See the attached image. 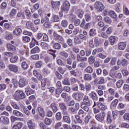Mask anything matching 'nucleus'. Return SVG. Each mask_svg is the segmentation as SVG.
Returning <instances> with one entry per match:
<instances>
[{"label": "nucleus", "mask_w": 129, "mask_h": 129, "mask_svg": "<svg viewBox=\"0 0 129 129\" xmlns=\"http://www.w3.org/2000/svg\"><path fill=\"white\" fill-rule=\"evenodd\" d=\"M36 40L34 38H32L31 42H30V47L31 48L34 47L35 45V42H36Z\"/></svg>", "instance_id": "60"}, {"label": "nucleus", "mask_w": 129, "mask_h": 129, "mask_svg": "<svg viewBox=\"0 0 129 129\" xmlns=\"http://www.w3.org/2000/svg\"><path fill=\"white\" fill-rule=\"evenodd\" d=\"M89 95L93 100L95 101L98 100V96L96 92L92 91L89 94Z\"/></svg>", "instance_id": "19"}, {"label": "nucleus", "mask_w": 129, "mask_h": 129, "mask_svg": "<svg viewBox=\"0 0 129 129\" xmlns=\"http://www.w3.org/2000/svg\"><path fill=\"white\" fill-rule=\"evenodd\" d=\"M40 51V48L38 46H36L34 48H33L31 51L32 54H34L36 53H39Z\"/></svg>", "instance_id": "33"}, {"label": "nucleus", "mask_w": 129, "mask_h": 129, "mask_svg": "<svg viewBox=\"0 0 129 129\" xmlns=\"http://www.w3.org/2000/svg\"><path fill=\"white\" fill-rule=\"evenodd\" d=\"M22 108L23 109L24 113L27 115H29L30 114V112H29V111L28 110V109L24 106H23L22 107Z\"/></svg>", "instance_id": "46"}, {"label": "nucleus", "mask_w": 129, "mask_h": 129, "mask_svg": "<svg viewBox=\"0 0 129 129\" xmlns=\"http://www.w3.org/2000/svg\"><path fill=\"white\" fill-rule=\"evenodd\" d=\"M50 107L52 108L54 113L56 112L58 110L57 104H56L54 102L52 103V104L50 105Z\"/></svg>", "instance_id": "23"}, {"label": "nucleus", "mask_w": 129, "mask_h": 129, "mask_svg": "<svg viewBox=\"0 0 129 129\" xmlns=\"http://www.w3.org/2000/svg\"><path fill=\"white\" fill-rule=\"evenodd\" d=\"M55 75L56 77L59 80H61L63 79V76H62L61 74H60L58 72L56 71L55 72Z\"/></svg>", "instance_id": "51"}, {"label": "nucleus", "mask_w": 129, "mask_h": 129, "mask_svg": "<svg viewBox=\"0 0 129 129\" xmlns=\"http://www.w3.org/2000/svg\"><path fill=\"white\" fill-rule=\"evenodd\" d=\"M23 126V123L19 122V123L13 125V129H20Z\"/></svg>", "instance_id": "32"}, {"label": "nucleus", "mask_w": 129, "mask_h": 129, "mask_svg": "<svg viewBox=\"0 0 129 129\" xmlns=\"http://www.w3.org/2000/svg\"><path fill=\"white\" fill-rule=\"evenodd\" d=\"M62 91H63V89H61V88L56 89L55 91V96L56 97H59V95L61 94Z\"/></svg>", "instance_id": "24"}, {"label": "nucleus", "mask_w": 129, "mask_h": 129, "mask_svg": "<svg viewBox=\"0 0 129 129\" xmlns=\"http://www.w3.org/2000/svg\"><path fill=\"white\" fill-rule=\"evenodd\" d=\"M51 20L53 22H58L60 21V19L58 15H53L51 18Z\"/></svg>", "instance_id": "25"}, {"label": "nucleus", "mask_w": 129, "mask_h": 129, "mask_svg": "<svg viewBox=\"0 0 129 129\" xmlns=\"http://www.w3.org/2000/svg\"><path fill=\"white\" fill-rule=\"evenodd\" d=\"M83 102H82V105H81V107H82V105L85 103V105H88V106H91V103L90 101V99L89 98L88 96L87 95H85L84 99H83Z\"/></svg>", "instance_id": "8"}, {"label": "nucleus", "mask_w": 129, "mask_h": 129, "mask_svg": "<svg viewBox=\"0 0 129 129\" xmlns=\"http://www.w3.org/2000/svg\"><path fill=\"white\" fill-rule=\"evenodd\" d=\"M67 42L69 46L73 47L74 46L73 40L71 38H68L67 40Z\"/></svg>", "instance_id": "49"}, {"label": "nucleus", "mask_w": 129, "mask_h": 129, "mask_svg": "<svg viewBox=\"0 0 129 129\" xmlns=\"http://www.w3.org/2000/svg\"><path fill=\"white\" fill-rule=\"evenodd\" d=\"M22 33V30L21 28L19 27H16L13 30V34L16 36H20Z\"/></svg>", "instance_id": "10"}, {"label": "nucleus", "mask_w": 129, "mask_h": 129, "mask_svg": "<svg viewBox=\"0 0 129 129\" xmlns=\"http://www.w3.org/2000/svg\"><path fill=\"white\" fill-rule=\"evenodd\" d=\"M53 36L54 37V39L56 40H58L59 42H63L64 41L63 37L57 33L53 32Z\"/></svg>", "instance_id": "11"}, {"label": "nucleus", "mask_w": 129, "mask_h": 129, "mask_svg": "<svg viewBox=\"0 0 129 129\" xmlns=\"http://www.w3.org/2000/svg\"><path fill=\"white\" fill-rule=\"evenodd\" d=\"M104 21L107 24H111L112 23V20L111 18L109 17H105L104 19Z\"/></svg>", "instance_id": "53"}, {"label": "nucleus", "mask_w": 129, "mask_h": 129, "mask_svg": "<svg viewBox=\"0 0 129 129\" xmlns=\"http://www.w3.org/2000/svg\"><path fill=\"white\" fill-rule=\"evenodd\" d=\"M77 14L79 18H82L84 15V12L81 10V9H78L77 11Z\"/></svg>", "instance_id": "37"}, {"label": "nucleus", "mask_w": 129, "mask_h": 129, "mask_svg": "<svg viewBox=\"0 0 129 129\" xmlns=\"http://www.w3.org/2000/svg\"><path fill=\"white\" fill-rule=\"evenodd\" d=\"M95 61V57L94 56H91L89 57L88 58V61L89 62V64H93Z\"/></svg>", "instance_id": "44"}, {"label": "nucleus", "mask_w": 129, "mask_h": 129, "mask_svg": "<svg viewBox=\"0 0 129 129\" xmlns=\"http://www.w3.org/2000/svg\"><path fill=\"white\" fill-rule=\"evenodd\" d=\"M8 68L10 71L13 72L15 73H17L19 71L18 67H17V65H15V64H9L8 66Z\"/></svg>", "instance_id": "9"}, {"label": "nucleus", "mask_w": 129, "mask_h": 129, "mask_svg": "<svg viewBox=\"0 0 129 129\" xmlns=\"http://www.w3.org/2000/svg\"><path fill=\"white\" fill-rule=\"evenodd\" d=\"M62 84L67 86L70 85V82L68 79H65L63 81H62Z\"/></svg>", "instance_id": "61"}, {"label": "nucleus", "mask_w": 129, "mask_h": 129, "mask_svg": "<svg viewBox=\"0 0 129 129\" xmlns=\"http://www.w3.org/2000/svg\"><path fill=\"white\" fill-rule=\"evenodd\" d=\"M18 59V56L16 55L13 57H12L10 58V61L12 63L17 62Z\"/></svg>", "instance_id": "43"}, {"label": "nucleus", "mask_w": 129, "mask_h": 129, "mask_svg": "<svg viewBox=\"0 0 129 129\" xmlns=\"http://www.w3.org/2000/svg\"><path fill=\"white\" fill-rule=\"evenodd\" d=\"M60 25L62 28H67L68 26V21L67 19L61 20Z\"/></svg>", "instance_id": "21"}, {"label": "nucleus", "mask_w": 129, "mask_h": 129, "mask_svg": "<svg viewBox=\"0 0 129 129\" xmlns=\"http://www.w3.org/2000/svg\"><path fill=\"white\" fill-rule=\"evenodd\" d=\"M41 23H42V24L44 23L43 26L45 28H48L49 25H50L49 19L47 17H45V18H42L41 20Z\"/></svg>", "instance_id": "7"}, {"label": "nucleus", "mask_w": 129, "mask_h": 129, "mask_svg": "<svg viewBox=\"0 0 129 129\" xmlns=\"http://www.w3.org/2000/svg\"><path fill=\"white\" fill-rule=\"evenodd\" d=\"M98 106L99 108H100V109H101V110H104L106 109L105 106L101 102H99L98 103Z\"/></svg>", "instance_id": "45"}, {"label": "nucleus", "mask_w": 129, "mask_h": 129, "mask_svg": "<svg viewBox=\"0 0 129 129\" xmlns=\"http://www.w3.org/2000/svg\"><path fill=\"white\" fill-rule=\"evenodd\" d=\"M22 67L23 69L26 70L28 68V64L26 61H23L22 62Z\"/></svg>", "instance_id": "52"}, {"label": "nucleus", "mask_w": 129, "mask_h": 129, "mask_svg": "<svg viewBox=\"0 0 129 129\" xmlns=\"http://www.w3.org/2000/svg\"><path fill=\"white\" fill-rule=\"evenodd\" d=\"M7 48H8L9 51L12 50L15 51L16 50V48L15 47V46L10 43H8L7 44Z\"/></svg>", "instance_id": "29"}, {"label": "nucleus", "mask_w": 129, "mask_h": 129, "mask_svg": "<svg viewBox=\"0 0 129 129\" xmlns=\"http://www.w3.org/2000/svg\"><path fill=\"white\" fill-rule=\"evenodd\" d=\"M97 33H96V31L94 30H93V29H91L90 31H89V35L91 36H93L95 35H96Z\"/></svg>", "instance_id": "58"}, {"label": "nucleus", "mask_w": 129, "mask_h": 129, "mask_svg": "<svg viewBox=\"0 0 129 129\" xmlns=\"http://www.w3.org/2000/svg\"><path fill=\"white\" fill-rule=\"evenodd\" d=\"M59 55L65 58H68L69 57V55L68 52H66L65 51H61L59 52Z\"/></svg>", "instance_id": "27"}, {"label": "nucleus", "mask_w": 129, "mask_h": 129, "mask_svg": "<svg viewBox=\"0 0 129 129\" xmlns=\"http://www.w3.org/2000/svg\"><path fill=\"white\" fill-rule=\"evenodd\" d=\"M123 118H124V120L129 121V113H125L123 116Z\"/></svg>", "instance_id": "63"}, {"label": "nucleus", "mask_w": 129, "mask_h": 129, "mask_svg": "<svg viewBox=\"0 0 129 129\" xmlns=\"http://www.w3.org/2000/svg\"><path fill=\"white\" fill-rule=\"evenodd\" d=\"M9 122V119L5 116H2L0 118V123L7 124Z\"/></svg>", "instance_id": "17"}, {"label": "nucleus", "mask_w": 129, "mask_h": 129, "mask_svg": "<svg viewBox=\"0 0 129 129\" xmlns=\"http://www.w3.org/2000/svg\"><path fill=\"white\" fill-rule=\"evenodd\" d=\"M17 15V10L16 9H12L10 13V17H14Z\"/></svg>", "instance_id": "41"}, {"label": "nucleus", "mask_w": 129, "mask_h": 129, "mask_svg": "<svg viewBox=\"0 0 129 129\" xmlns=\"http://www.w3.org/2000/svg\"><path fill=\"white\" fill-rule=\"evenodd\" d=\"M96 8L98 11L102 12L104 9L105 7L102 3L98 1L95 3Z\"/></svg>", "instance_id": "5"}, {"label": "nucleus", "mask_w": 129, "mask_h": 129, "mask_svg": "<svg viewBox=\"0 0 129 129\" xmlns=\"http://www.w3.org/2000/svg\"><path fill=\"white\" fill-rule=\"evenodd\" d=\"M43 64V62L42 61H38L36 63V67L37 68H41Z\"/></svg>", "instance_id": "56"}, {"label": "nucleus", "mask_w": 129, "mask_h": 129, "mask_svg": "<svg viewBox=\"0 0 129 129\" xmlns=\"http://www.w3.org/2000/svg\"><path fill=\"white\" fill-rule=\"evenodd\" d=\"M84 79L85 81H90L92 79V77L91 76V75L90 74H85L84 75Z\"/></svg>", "instance_id": "28"}, {"label": "nucleus", "mask_w": 129, "mask_h": 129, "mask_svg": "<svg viewBox=\"0 0 129 129\" xmlns=\"http://www.w3.org/2000/svg\"><path fill=\"white\" fill-rule=\"evenodd\" d=\"M62 120L64 122L70 124L71 122V119L69 116L68 115L67 116H63Z\"/></svg>", "instance_id": "26"}, {"label": "nucleus", "mask_w": 129, "mask_h": 129, "mask_svg": "<svg viewBox=\"0 0 129 129\" xmlns=\"http://www.w3.org/2000/svg\"><path fill=\"white\" fill-rule=\"evenodd\" d=\"M123 83H124V80H118L116 84V86H117V88H118V89L120 88V87L122 86Z\"/></svg>", "instance_id": "31"}, {"label": "nucleus", "mask_w": 129, "mask_h": 129, "mask_svg": "<svg viewBox=\"0 0 129 129\" xmlns=\"http://www.w3.org/2000/svg\"><path fill=\"white\" fill-rule=\"evenodd\" d=\"M47 82L48 80L47 79H43L41 81V85L42 87H45Z\"/></svg>", "instance_id": "62"}, {"label": "nucleus", "mask_w": 129, "mask_h": 129, "mask_svg": "<svg viewBox=\"0 0 129 129\" xmlns=\"http://www.w3.org/2000/svg\"><path fill=\"white\" fill-rule=\"evenodd\" d=\"M126 46V44L125 42H121L118 44V48L119 50H123L125 48Z\"/></svg>", "instance_id": "20"}, {"label": "nucleus", "mask_w": 129, "mask_h": 129, "mask_svg": "<svg viewBox=\"0 0 129 129\" xmlns=\"http://www.w3.org/2000/svg\"><path fill=\"white\" fill-rule=\"evenodd\" d=\"M107 121L111 123L112 122V120L111 119V116L110 115V114L108 112L107 114Z\"/></svg>", "instance_id": "55"}, {"label": "nucleus", "mask_w": 129, "mask_h": 129, "mask_svg": "<svg viewBox=\"0 0 129 129\" xmlns=\"http://www.w3.org/2000/svg\"><path fill=\"white\" fill-rule=\"evenodd\" d=\"M28 126L29 129H35V124L34 123V120H29L27 122Z\"/></svg>", "instance_id": "13"}, {"label": "nucleus", "mask_w": 129, "mask_h": 129, "mask_svg": "<svg viewBox=\"0 0 129 129\" xmlns=\"http://www.w3.org/2000/svg\"><path fill=\"white\" fill-rule=\"evenodd\" d=\"M91 112L88 113V115L85 118V123H88L90 120L91 119Z\"/></svg>", "instance_id": "30"}, {"label": "nucleus", "mask_w": 129, "mask_h": 129, "mask_svg": "<svg viewBox=\"0 0 129 129\" xmlns=\"http://www.w3.org/2000/svg\"><path fill=\"white\" fill-rule=\"evenodd\" d=\"M52 8L54 10H56L59 8L60 6V2H54L52 1L51 2Z\"/></svg>", "instance_id": "14"}, {"label": "nucleus", "mask_w": 129, "mask_h": 129, "mask_svg": "<svg viewBox=\"0 0 129 129\" xmlns=\"http://www.w3.org/2000/svg\"><path fill=\"white\" fill-rule=\"evenodd\" d=\"M23 40L24 41V42H29L31 40V39L28 36H24V37H23Z\"/></svg>", "instance_id": "64"}, {"label": "nucleus", "mask_w": 129, "mask_h": 129, "mask_svg": "<svg viewBox=\"0 0 129 129\" xmlns=\"http://www.w3.org/2000/svg\"><path fill=\"white\" fill-rule=\"evenodd\" d=\"M71 5L70 2L68 1H66L60 7V10L62 12H66L67 13L70 8Z\"/></svg>", "instance_id": "2"}, {"label": "nucleus", "mask_w": 129, "mask_h": 129, "mask_svg": "<svg viewBox=\"0 0 129 129\" xmlns=\"http://www.w3.org/2000/svg\"><path fill=\"white\" fill-rule=\"evenodd\" d=\"M37 110L40 116L43 117L45 116V112L43 108L41 107H38L37 108Z\"/></svg>", "instance_id": "16"}, {"label": "nucleus", "mask_w": 129, "mask_h": 129, "mask_svg": "<svg viewBox=\"0 0 129 129\" xmlns=\"http://www.w3.org/2000/svg\"><path fill=\"white\" fill-rule=\"evenodd\" d=\"M28 84V81L26 78H22L19 80V87H23Z\"/></svg>", "instance_id": "6"}, {"label": "nucleus", "mask_w": 129, "mask_h": 129, "mask_svg": "<svg viewBox=\"0 0 129 129\" xmlns=\"http://www.w3.org/2000/svg\"><path fill=\"white\" fill-rule=\"evenodd\" d=\"M92 87L90 83H87L85 85V89L86 91H90L91 90Z\"/></svg>", "instance_id": "40"}, {"label": "nucleus", "mask_w": 129, "mask_h": 129, "mask_svg": "<svg viewBox=\"0 0 129 129\" xmlns=\"http://www.w3.org/2000/svg\"><path fill=\"white\" fill-rule=\"evenodd\" d=\"M26 97V95L22 91L18 90L16 91L14 95H13V98L16 100H19V99H23Z\"/></svg>", "instance_id": "1"}, {"label": "nucleus", "mask_w": 129, "mask_h": 129, "mask_svg": "<svg viewBox=\"0 0 129 129\" xmlns=\"http://www.w3.org/2000/svg\"><path fill=\"white\" fill-rule=\"evenodd\" d=\"M17 18H25V15L24 14V12H20L19 13H18V14H17V16H16Z\"/></svg>", "instance_id": "36"}, {"label": "nucleus", "mask_w": 129, "mask_h": 129, "mask_svg": "<svg viewBox=\"0 0 129 129\" xmlns=\"http://www.w3.org/2000/svg\"><path fill=\"white\" fill-rule=\"evenodd\" d=\"M26 28L28 29L34 30V27L33 23H32V21H28L26 23Z\"/></svg>", "instance_id": "15"}, {"label": "nucleus", "mask_w": 129, "mask_h": 129, "mask_svg": "<svg viewBox=\"0 0 129 129\" xmlns=\"http://www.w3.org/2000/svg\"><path fill=\"white\" fill-rule=\"evenodd\" d=\"M85 71L87 73L91 74L93 71V69L91 67L89 66L87 68L85 69Z\"/></svg>", "instance_id": "42"}, {"label": "nucleus", "mask_w": 129, "mask_h": 129, "mask_svg": "<svg viewBox=\"0 0 129 129\" xmlns=\"http://www.w3.org/2000/svg\"><path fill=\"white\" fill-rule=\"evenodd\" d=\"M117 60V57H112L111 59L110 65L112 66H115Z\"/></svg>", "instance_id": "39"}, {"label": "nucleus", "mask_w": 129, "mask_h": 129, "mask_svg": "<svg viewBox=\"0 0 129 129\" xmlns=\"http://www.w3.org/2000/svg\"><path fill=\"white\" fill-rule=\"evenodd\" d=\"M12 83L13 84V85L14 86L15 88H17L18 87V81L17 79H12Z\"/></svg>", "instance_id": "59"}, {"label": "nucleus", "mask_w": 129, "mask_h": 129, "mask_svg": "<svg viewBox=\"0 0 129 129\" xmlns=\"http://www.w3.org/2000/svg\"><path fill=\"white\" fill-rule=\"evenodd\" d=\"M97 57L101 59H105L106 58V55L101 52L97 55Z\"/></svg>", "instance_id": "57"}, {"label": "nucleus", "mask_w": 129, "mask_h": 129, "mask_svg": "<svg viewBox=\"0 0 129 129\" xmlns=\"http://www.w3.org/2000/svg\"><path fill=\"white\" fill-rule=\"evenodd\" d=\"M56 62L58 65L61 67L66 66V64L64 63L63 60L62 59H60V58H58V59H57Z\"/></svg>", "instance_id": "38"}, {"label": "nucleus", "mask_w": 129, "mask_h": 129, "mask_svg": "<svg viewBox=\"0 0 129 129\" xmlns=\"http://www.w3.org/2000/svg\"><path fill=\"white\" fill-rule=\"evenodd\" d=\"M55 118L57 120H61L62 119V114L60 112H58L55 114Z\"/></svg>", "instance_id": "34"}, {"label": "nucleus", "mask_w": 129, "mask_h": 129, "mask_svg": "<svg viewBox=\"0 0 129 129\" xmlns=\"http://www.w3.org/2000/svg\"><path fill=\"white\" fill-rule=\"evenodd\" d=\"M61 45L58 43H55L53 44V48L55 49L59 50L61 48Z\"/></svg>", "instance_id": "48"}, {"label": "nucleus", "mask_w": 129, "mask_h": 129, "mask_svg": "<svg viewBox=\"0 0 129 129\" xmlns=\"http://www.w3.org/2000/svg\"><path fill=\"white\" fill-rule=\"evenodd\" d=\"M59 108L61 110H67L66 105L64 102L59 103Z\"/></svg>", "instance_id": "35"}, {"label": "nucleus", "mask_w": 129, "mask_h": 129, "mask_svg": "<svg viewBox=\"0 0 129 129\" xmlns=\"http://www.w3.org/2000/svg\"><path fill=\"white\" fill-rule=\"evenodd\" d=\"M122 90L124 92H127L129 91V85H127V84H124L123 86Z\"/></svg>", "instance_id": "54"}, {"label": "nucleus", "mask_w": 129, "mask_h": 129, "mask_svg": "<svg viewBox=\"0 0 129 129\" xmlns=\"http://www.w3.org/2000/svg\"><path fill=\"white\" fill-rule=\"evenodd\" d=\"M13 115L15 116H17V117H23V114H22V113H21L20 111H18L17 110H13Z\"/></svg>", "instance_id": "22"}, {"label": "nucleus", "mask_w": 129, "mask_h": 129, "mask_svg": "<svg viewBox=\"0 0 129 129\" xmlns=\"http://www.w3.org/2000/svg\"><path fill=\"white\" fill-rule=\"evenodd\" d=\"M118 103V100L115 99L112 101L111 105L113 107H116Z\"/></svg>", "instance_id": "50"}, {"label": "nucleus", "mask_w": 129, "mask_h": 129, "mask_svg": "<svg viewBox=\"0 0 129 129\" xmlns=\"http://www.w3.org/2000/svg\"><path fill=\"white\" fill-rule=\"evenodd\" d=\"M109 15L111 18L114 19L115 21H117V15L115 14V13L113 11H110L108 12Z\"/></svg>", "instance_id": "18"}, {"label": "nucleus", "mask_w": 129, "mask_h": 129, "mask_svg": "<svg viewBox=\"0 0 129 129\" xmlns=\"http://www.w3.org/2000/svg\"><path fill=\"white\" fill-rule=\"evenodd\" d=\"M118 41V37L116 36H111L109 37V41L111 45H114Z\"/></svg>", "instance_id": "12"}, {"label": "nucleus", "mask_w": 129, "mask_h": 129, "mask_svg": "<svg viewBox=\"0 0 129 129\" xmlns=\"http://www.w3.org/2000/svg\"><path fill=\"white\" fill-rule=\"evenodd\" d=\"M73 97L78 101L80 102L83 99V96L79 92L74 93L73 94Z\"/></svg>", "instance_id": "4"}, {"label": "nucleus", "mask_w": 129, "mask_h": 129, "mask_svg": "<svg viewBox=\"0 0 129 129\" xmlns=\"http://www.w3.org/2000/svg\"><path fill=\"white\" fill-rule=\"evenodd\" d=\"M105 117V113L104 112L97 114L95 116V118L96 120L101 122H103V121L104 120Z\"/></svg>", "instance_id": "3"}, {"label": "nucleus", "mask_w": 129, "mask_h": 129, "mask_svg": "<svg viewBox=\"0 0 129 129\" xmlns=\"http://www.w3.org/2000/svg\"><path fill=\"white\" fill-rule=\"evenodd\" d=\"M45 123L47 124V125H50L51 123H52V121L51 119L46 118L44 120Z\"/></svg>", "instance_id": "47"}]
</instances>
